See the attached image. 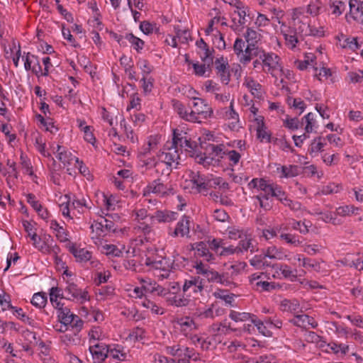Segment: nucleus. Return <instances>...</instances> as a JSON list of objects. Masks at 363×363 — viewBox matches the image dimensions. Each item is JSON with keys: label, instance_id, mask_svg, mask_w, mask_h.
Instances as JSON below:
<instances>
[{"label": "nucleus", "instance_id": "nucleus-41", "mask_svg": "<svg viewBox=\"0 0 363 363\" xmlns=\"http://www.w3.org/2000/svg\"><path fill=\"white\" fill-rule=\"evenodd\" d=\"M252 239L249 238H243L239 241L238 245L236 246L238 254L243 253L250 250V252L256 251L255 247L252 245Z\"/></svg>", "mask_w": 363, "mask_h": 363}, {"label": "nucleus", "instance_id": "nucleus-51", "mask_svg": "<svg viewBox=\"0 0 363 363\" xmlns=\"http://www.w3.org/2000/svg\"><path fill=\"white\" fill-rule=\"evenodd\" d=\"M213 296L216 298H219L225 301L226 304L231 305L235 296L234 294H228L225 290L218 289L213 293Z\"/></svg>", "mask_w": 363, "mask_h": 363}, {"label": "nucleus", "instance_id": "nucleus-56", "mask_svg": "<svg viewBox=\"0 0 363 363\" xmlns=\"http://www.w3.org/2000/svg\"><path fill=\"white\" fill-rule=\"evenodd\" d=\"M322 6L320 0L311 1L307 6L306 12L313 16H316L320 13Z\"/></svg>", "mask_w": 363, "mask_h": 363}, {"label": "nucleus", "instance_id": "nucleus-23", "mask_svg": "<svg viewBox=\"0 0 363 363\" xmlns=\"http://www.w3.org/2000/svg\"><path fill=\"white\" fill-rule=\"evenodd\" d=\"M263 50H259L255 45H247V46L244 50V52L238 57L239 61L243 65H247L254 57L259 58Z\"/></svg>", "mask_w": 363, "mask_h": 363}, {"label": "nucleus", "instance_id": "nucleus-22", "mask_svg": "<svg viewBox=\"0 0 363 363\" xmlns=\"http://www.w3.org/2000/svg\"><path fill=\"white\" fill-rule=\"evenodd\" d=\"M349 6L350 16L363 25V0H350Z\"/></svg>", "mask_w": 363, "mask_h": 363}, {"label": "nucleus", "instance_id": "nucleus-21", "mask_svg": "<svg viewBox=\"0 0 363 363\" xmlns=\"http://www.w3.org/2000/svg\"><path fill=\"white\" fill-rule=\"evenodd\" d=\"M196 45L199 49L198 53L203 62L213 63V50L210 49L207 43L201 38L197 40Z\"/></svg>", "mask_w": 363, "mask_h": 363}, {"label": "nucleus", "instance_id": "nucleus-2", "mask_svg": "<svg viewBox=\"0 0 363 363\" xmlns=\"http://www.w3.org/2000/svg\"><path fill=\"white\" fill-rule=\"evenodd\" d=\"M252 65L255 72L269 74L274 78L275 85H278L277 77L279 74L284 73V68L279 55L263 50L259 58L253 61Z\"/></svg>", "mask_w": 363, "mask_h": 363}, {"label": "nucleus", "instance_id": "nucleus-33", "mask_svg": "<svg viewBox=\"0 0 363 363\" xmlns=\"http://www.w3.org/2000/svg\"><path fill=\"white\" fill-rule=\"evenodd\" d=\"M231 330H233L230 328V325L227 323L226 320H223L220 323H213L211 325L209 329V332L216 337L227 335Z\"/></svg>", "mask_w": 363, "mask_h": 363}, {"label": "nucleus", "instance_id": "nucleus-25", "mask_svg": "<svg viewBox=\"0 0 363 363\" xmlns=\"http://www.w3.org/2000/svg\"><path fill=\"white\" fill-rule=\"evenodd\" d=\"M280 310L296 315L303 312L300 302L296 299H284L280 303Z\"/></svg>", "mask_w": 363, "mask_h": 363}, {"label": "nucleus", "instance_id": "nucleus-46", "mask_svg": "<svg viewBox=\"0 0 363 363\" xmlns=\"http://www.w3.org/2000/svg\"><path fill=\"white\" fill-rule=\"evenodd\" d=\"M297 260L299 262H302V266L305 268H311L315 270V272H320V264L315 259H312L308 257H302L301 255H298L297 257Z\"/></svg>", "mask_w": 363, "mask_h": 363}, {"label": "nucleus", "instance_id": "nucleus-40", "mask_svg": "<svg viewBox=\"0 0 363 363\" xmlns=\"http://www.w3.org/2000/svg\"><path fill=\"white\" fill-rule=\"evenodd\" d=\"M89 342L94 344L99 342L106 338V335L102 331L101 328L99 326H94L89 332Z\"/></svg>", "mask_w": 363, "mask_h": 363}, {"label": "nucleus", "instance_id": "nucleus-16", "mask_svg": "<svg viewBox=\"0 0 363 363\" xmlns=\"http://www.w3.org/2000/svg\"><path fill=\"white\" fill-rule=\"evenodd\" d=\"M89 351L92 355L94 363H102L108 357L109 345L96 342L90 345Z\"/></svg>", "mask_w": 363, "mask_h": 363}, {"label": "nucleus", "instance_id": "nucleus-24", "mask_svg": "<svg viewBox=\"0 0 363 363\" xmlns=\"http://www.w3.org/2000/svg\"><path fill=\"white\" fill-rule=\"evenodd\" d=\"M57 158L62 162L64 165H69L73 161H75L76 163L79 162L78 157L73 155L70 151L60 145L57 147Z\"/></svg>", "mask_w": 363, "mask_h": 363}, {"label": "nucleus", "instance_id": "nucleus-48", "mask_svg": "<svg viewBox=\"0 0 363 363\" xmlns=\"http://www.w3.org/2000/svg\"><path fill=\"white\" fill-rule=\"evenodd\" d=\"M13 311V313L21 320L22 322L30 325L34 326L35 325V320L28 317L23 311L21 308H18L14 306V308L11 309Z\"/></svg>", "mask_w": 363, "mask_h": 363}, {"label": "nucleus", "instance_id": "nucleus-58", "mask_svg": "<svg viewBox=\"0 0 363 363\" xmlns=\"http://www.w3.org/2000/svg\"><path fill=\"white\" fill-rule=\"evenodd\" d=\"M281 177H294L298 174V167L295 165L282 166L280 168Z\"/></svg>", "mask_w": 363, "mask_h": 363}, {"label": "nucleus", "instance_id": "nucleus-4", "mask_svg": "<svg viewBox=\"0 0 363 363\" xmlns=\"http://www.w3.org/2000/svg\"><path fill=\"white\" fill-rule=\"evenodd\" d=\"M31 240L33 245L43 254L58 255L61 251L60 247L55 243L52 236L50 235H33Z\"/></svg>", "mask_w": 363, "mask_h": 363}, {"label": "nucleus", "instance_id": "nucleus-61", "mask_svg": "<svg viewBox=\"0 0 363 363\" xmlns=\"http://www.w3.org/2000/svg\"><path fill=\"white\" fill-rule=\"evenodd\" d=\"M143 306L150 310V311L155 315H162L164 313V309L159 306H157L155 303L150 300H145L143 302Z\"/></svg>", "mask_w": 363, "mask_h": 363}, {"label": "nucleus", "instance_id": "nucleus-12", "mask_svg": "<svg viewBox=\"0 0 363 363\" xmlns=\"http://www.w3.org/2000/svg\"><path fill=\"white\" fill-rule=\"evenodd\" d=\"M172 139L176 142L175 144L178 147H179V151L184 149L191 157L194 156L195 148L197 146L195 142L188 138L186 133L174 130Z\"/></svg>", "mask_w": 363, "mask_h": 363}, {"label": "nucleus", "instance_id": "nucleus-20", "mask_svg": "<svg viewBox=\"0 0 363 363\" xmlns=\"http://www.w3.org/2000/svg\"><path fill=\"white\" fill-rule=\"evenodd\" d=\"M69 251L74 255L77 262L86 263L90 261L92 266H96V262L91 260V252L88 250L72 245L69 247Z\"/></svg>", "mask_w": 363, "mask_h": 363}, {"label": "nucleus", "instance_id": "nucleus-36", "mask_svg": "<svg viewBox=\"0 0 363 363\" xmlns=\"http://www.w3.org/2000/svg\"><path fill=\"white\" fill-rule=\"evenodd\" d=\"M70 333H66L60 336L61 342L67 346L76 345L79 343V333L74 330H69Z\"/></svg>", "mask_w": 363, "mask_h": 363}, {"label": "nucleus", "instance_id": "nucleus-64", "mask_svg": "<svg viewBox=\"0 0 363 363\" xmlns=\"http://www.w3.org/2000/svg\"><path fill=\"white\" fill-rule=\"evenodd\" d=\"M133 230L136 233H142L144 235H147L152 231V226L145 222L144 220H137V223Z\"/></svg>", "mask_w": 363, "mask_h": 363}, {"label": "nucleus", "instance_id": "nucleus-52", "mask_svg": "<svg viewBox=\"0 0 363 363\" xmlns=\"http://www.w3.org/2000/svg\"><path fill=\"white\" fill-rule=\"evenodd\" d=\"M0 306L2 311L11 310L14 308L11 303V296L4 289H0Z\"/></svg>", "mask_w": 363, "mask_h": 363}, {"label": "nucleus", "instance_id": "nucleus-7", "mask_svg": "<svg viewBox=\"0 0 363 363\" xmlns=\"http://www.w3.org/2000/svg\"><path fill=\"white\" fill-rule=\"evenodd\" d=\"M175 143L173 139L172 141H167L157 157L160 160L165 162L172 166L174 164L175 167H177L179 163L180 151Z\"/></svg>", "mask_w": 363, "mask_h": 363}, {"label": "nucleus", "instance_id": "nucleus-32", "mask_svg": "<svg viewBox=\"0 0 363 363\" xmlns=\"http://www.w3.org/2000/svg\"><path fill=\"white\" fill-rule=\"evenodd\" d=\"M108 357L119 361H128L130 355L125 352L122 345H109Z\"/></svg>", "mask_w": 363, "mask_h": 363}, {"label": "nucleus", "instance_id": "nucleus-35", "mask_svg": "<svg viewBox=\"0 0 363 363\" xmlns=\"http://www.w3.org/2000/svg\"><path fill=\"white\" fill-rule=\"evenodd\" d=\"M50 227L55 231L56 237L60 242H64L68 240L67 231L62 225H60L57 220H52L50 221Z\"/></svg>", "mask_w": 363, "mask_h": 363}, {"label": "nucleus", "instance_id": "nucleus-15", "mask_svg": "<svg viewBox=\"0 0 363 363\" xmlns=\"http://www.w3.org/2000/svg\"><path fill=\"white\" fill-rule=\"evenodd\" d=\"M234 101L232 100L229 108H224L221 110L222 117L225 120L232 121L228 124V127L233 131H238L242 128L240 124L239 115L233 108Z\"/></svg>", "mask_w": 363, "mask_h": 363}, {"label": "nucleus", "instance_id": "nucleus-53", "mask_svg": "<svg viewBox=\"0 0 363 363\" xmlns=\"http://www.w3.org/2000/svg\"><path fill=\"white\" fill-rule=\"evenodd\" d=\"M167 301L170 306L183 307L189 304V300L182 296L174 295L172 297H169Z\"/></svg>", "mask_w": 363, "mask_h": 363}, {"label": "nucleus", "instance_id": "nucleus-62", "mask_svg": "<svg viewBox=\"0 0 363 363\" xmlns=\"http://www.w3.org/2000/svg\"><path fill=\"white\" fill-rule=\"evenodd\" d=\"M252 323L257 327L258 331L264 336H270L271 331L268 326L264 324V322L258 319L255 315L254 319H252Z\"/></svg>", "mask_w": 363, "mask_h": 363}, {"label": "nucleus", "instance_id": "nucleus-31", "mask_svg": "<svg viewBox=\"0 0 363 363\" xmlns=\"http://www.w3.org/2000/svg\"><path fill=\"white\" fill-rule=\"evenodd\" d=\"M178 213L171 211H157L150 216V219H155L159 223H170L177 218Z\"/></svg>", "mask_w": 363, "mask_h": 363}, {"label": "nucleus", "instance_id": "nucleus-44", "mask_svg": "<svg viewBox=\"0 0 363 363\" xmlns=\"http://www.w3.org/2000/svg\"><path fill=\"white\" fill-rule=\"evenodd\" d=\"M342 40H340V46L342 48H347L352 51H355L359 48L357 38L345 37L344 35H342Z\"/></svg>", "mask_w": 363, "mask_h": 363}, {"label": "nucleus", "instance_id": "nucleus-10", "mask_svg": "<svg viewBox=\"0 0 363 363\" xmlns=\"http://www.w3.org/2000/svg\"><path fill=\"white\" fill-rule=\"evenodd\" d=\"M203 289V279L199 276L190 277L189 279H185L182 286L184 294L194 298L201 295Z\"/></svg>", "mask_w": 363, "mask_h": 363}, {"label": "nucleus", "instance_id": "nucleus-50", "mask_svg": "<svg viewBox=\"0 0 363 363\" xmlns=\"http://www.w3.org/2000/svg\"><path fill=\"white\" fill-rule=\"evenodd\" d=\"M144 264L149 267L150 269L156 270L157 272H161V270L164 267L163 260H155L150 257L145 258Z\"/></svg>", "mask_w": 363, "mask_h": 363}, {"label": "nucleus", "instance_id": "nucleus-34", "mask_svg": "<svg viewBox=\"0 0 363 363\" xmlns=\"http://www.w3.org/2000/svg\"><path fill=\"white\" fill-rule=\"evenodd\" d=\"M189 177L191 182L199 192L206 190V179L199 172H191Z\"/></svg>", "mask_w": 363, "mask_h": 363}, {"label": "nucleus", "instance_id": "nucleus-29", "mask_svg": "<svg viewBox=\"0 0 363 363\" xmlns=\"http://www.w3.org/2000/svg\"><path fill=\"white\" fill-rule=\"evenodd\" d=\"M273 268L276 269L277 273L280 272L284 279H289L291 281H296L297 280L296 270H293L288 264H277L273 265Z\"/></svg>", "mask_w": 363, "mask_h": 363}, {"label": "nucleus", "instance_id": "nucleus-17", "mask_svg": "<svg viewBox=\"0 0 363 363\" xmlns=\"http://www.w3.org/2000/svg\"><path fill=\"white\" fill-rule=\"evenodd\" d=\"M215 70L220 82L224 84H228L230 81V73L229 65L223 57L217 58L215 62Z\"/></svg>", "mask_w": 363, "mask_h": 363}, {"label": "nucleus", "instance_id": "nucleus-27", "mask_svg": "<svg viewBox=\"0 0 363 363\" xmlns=\"http://www.w3.org/2000/svg\"><path fill=\"white\" fill-rule=\"evenodd\" d=\"M264 257L269 259L282 260L287 259V255L283 247H278L275 245H272L267 247L264 251Z\"/></svg>", "mask_w": 363, "mask_h": 363}, {"label": "nucleus", "instance_id": "nucleus-63", "mask_svg": "<svg viewBox=\"0 0 363 363\" xmlns=\"http://www.w3.org/2000/svg\"><path fill=\"white\" fill-rule=\"evenodd\" d=\"M245 37L248 45H255V43L259 40L260 34L252 28H247L245 34Z\"/></svg>", "mask_w": 363, "mask_h": 363}, {"label": "nucleus", "instance_id": "nucleus-54", "mask_svg": "<svg viewBox=\"0 0 363 363\" xmlns=\"http://www.w3.org/2000/svg\"><path fill=\"white\" fill-rule=\"evenodd\" d=\"M154 168L156 173L160 175H169L172 172V165L160 160L155 164Z\"/></svg>", "mask_w": 363, "mask_h": 363}, {"label": "nucleus", "instance_id": "nucleus-3", "mask_svg": "<svg viewBox=\"0 0 363 363\" xmlns=\"http://www.w3.org/2000/svg\"><path fill=\"white\" fill-rule=\"evenodd\" d=\"M57 309V318L60 323L65 324L77 333H80L84 326V321L77 315L74 314L67 307H63L60 303Z\"/></svg>", "mask_w": 363, "mask_h": 363}, {"label": "nucleus", "instance_id": "nucleus-42", "mask_svg": "<svg viewBox=\"0 0 363 363\" xmlns=\"http://www.w3.org/2000/svg\"><path fill=\"white\" fill-rule=\"evenodd\" d=\"M255 315L245 312H238L235 311H231L229 317L235 322H244L250 320L255 318Z\"/></svg>", "mask_w": 363, "mask_h": 363}, {"label": "nucleus", "instance_id": "nucleus-18", "mask_svg": "<svg viewBox=\"0 0 363 363\" xmlns=\"http://www.w3.org/2000/svg\"><path fill=\"white\" fill-rule=\"evenodd\" d=\"M194 267L196 274L206 277L208 282L218 284L219 273L208 265L203 264L202 262H196Z\"/></svg>", "mask_w": 363, "mask_h": 363}, {"label": "nucleus", "instance_id": "nucleus-28", "mask_svg": "<svg viewBox=\"0 0 363 363\" xmlns=\"http://www.w3.org/2000/svg\"><path fill=\"white\" fill-rule=\"evenodd\" d=\"M24 67L27 71L32 69V72L38 77H39L38 74L41 72V66L38 57L31 55L30 52H28L26 56Z\"/></svg>", "mask_w": 363, "mask_h": 363}, {"label": "nucleus", "instance_id": "nucleus-9", "mask_svg": "<svg viewBox=\"0 0 363 363\" xmlns=\"http://www.w3.org/2000/svg\"><path fill=\"white\" fill-rule=\"evenodd\" d=\"M246 266L247 264L245 262H239L238 264L231 265L228 272L222 274L219 273L218 284L230 288L232 286L235 287L236 284L234 282V279Z\"/></svg>", "mask_w": 363, "mask_h": 363}, {"label": "nucleus", "instance_id": "nucleus-11", "mask_svg": "<svg viewBox=\"0 0 363 363\" xmlns=\"http://www.w3.org/2000/svg\"><path fill=\"white\" fill-rule=\"evenodd\" d=\"M117 227L118 225L111 220L107 218H101L98 220H94L90 228L92 233H95L96 238H99L110 233L116 232Z\"/></svg>", "mask_w": 363, "mask_h": 363}, {"label": "nucleus", "instance_id": "nucleus-38", "mask_svg": "<svg viewBox=\"0 0 363 363\" xmlns=\"http://www.w3.org/2000/svg\"><path fill=\"white\" fill-rule=\"evenodd\" d=\"M293 25L297 29L298 33L300 36L310 35V20L308 18L304 20H301L297 22H293Z\"/></svg>", "mask_w": 363, "mask_h": 363}, {"label": "nucleus", "instance_id": "nucleus-26", "mask_svg": "<svg viewBox=\"0 0 363 363\" xmlns=\"http://www.w3.org/2000/svg\"><path fill=\"white\" fill-rule=\"evenodd\" d=\"M192 248L196 251V255L198 257H202L203 260L208 262H212L215 259L214 256L210 252L205 242H196L193 245Z\"/></svg>", "mask_w": 363, "mask_h": 363}, {"label": "nucleus", "instance_id": "nucleus-14", "mask_svg": "<svg viewBox=\"0 0 363 363\" xmlns=\"http://www.w3.org/2000/svg\"><path fill=\"white\" fill-rule=\"evenodd\" d=\"M276 184L263 178H254L249 182L248 186L250 189H257L263 191L262 196L265 200H269V196L272 195Z\"/></svg>", "mask_w": 363, "mask_h": 363}, {"label": "nucleus", "instance_id": "nucleus-5", "mask_svg": "<svg viewBox=\"0 0 363 363\" xmlns=\"http://www.w3.org/2000/svg\"><path fill=\"white\" fill-rule=\"evenodd\" d=\"M212 113V108L204 99L194 98L193 105L189 116L190 122L201 123L202 120L210 118Z\"/></svg>", "mask_w": 363, "mask_h": 363}, {"label": "nucleus", "instance_id": "nucleus-30", "mask_svg": "<svg viewBox=\"0 0 363 363\" xmlns=\"http://www.w3.org/2000/svg\"><path fill=\"white\" fill-rule=\"evenodd\" d=\"M243 84L246 86L255 98L261 99L263 96L264 91L262 86L252 78H246Z\"/></svg>", "mask_w": 363, "mask_h": 363}, {"label": "nucleus", "instance_id": "nucleus-55", "mask_svg": "<svg viewBox=\"0 0 363 363\" xmlns=\"http://www.w3.org/2000/svg\"><path fill=\"white\" fill-rule=\"evenodd\" d=\"M330 8L333 14L340 16L346 9V1L342 0H332Z\"/></svg>", "mask_w": 363, "mask_h": 363}, {"label": "nucleus", "instance_id": "nucleus-60", "mask_svg": "<svg viewBox=\"0 0 363 363\" xmlns=\"http://www.w3.org/2000/svg\"><path fill=\"white\" fill-rule=\"evenodd\" d=\"M176 36L181 43L186 44L191 40L190 31L188 29L175 27Z\"/></svg>", "mask_w": 363, "mask_h": 363}, {"label": "nucleus", "instance_id": "nucleus-47", "mask_svg": "<svg viewBox=\"0 0 363 363\" xmlns=\"http://www.w3.org/2000/svg\"><path fill=\"white\" fill-rule=\"evenodd\" d=\"M277 23L280 25V32L284 36V38L298 33L297 29L294 26V25L292 26H288L279 18H277Z\"/></svg>", "mask_w": 363, "mask_h": 363}, {"label": "nucleus", "instance_id": "nucleus-1", "mask_svg": "<svg viewBox=\"0 0 363 363\" xmlns=\"http://www.w3.org/2000/svg\"><path fill=\"white\" fill-rule=\"evenodd\" d=\"M58 298H65L69 301L84 303L88 301L89 297L87 291L79 288L75 283L67 281L63 289L52 287L50 289V300L54 307L60 306L61 303L58 301Z\"/></svg>", "mask_w": 363, "mask_h": 363}, {"label": "nucleus", "instance_id": "nucleus-19", "mask_svg": "<svg viewBox=\"0 0 363 363\" xmlns=\"http://www.w3.org/2000/svg\"><path fill=\"white\" fill-rule=\"evenodd\" d=\"M190 233V218L186 216L182 218L177 223L175 228L173 231H169V234L173 238L182 237L189 238Z\"/></svg>", "mask_w": 363, "mask_h": 363}, {"label": "nucleus", "instance_id": "nucleus-13", "mask_svg": "<svg viewBox=\"0 0 363 363\" xmlns=\"http://www.w3.org/2000/svg\"><path fill=\"white\" fill-rule=\"evenodd\" d=\"M171 186L164 184L160 179H157L149 183L143 190V196H148L150 194H156L159 196H164L172 193Z\"/></svg>", "mask_w": 363, "mask_h": 363}, {"label": "nucleus", "instance_id": "nucleus-8", "mask_svg": "<svg viewBox=\"0 0 363 363\" xmlns=\"http://www.w3.org/2000/svg\"><path fill=\"white\" fill-rule=\"evenodd\" d=\"M165 352L167 354L174 357L178 362H184L190 359L196 360L198 359V354L196 353L193 348L185 347L180 344L167 346Z\"/></svg>", "mask_w": 363, "mask_h": 363}, {"label": "nucleus", "instance_id": "nucleus-43", "mask_svg": "<svg viewBox=\"0 0 363 363\" xmlns=\"http://www.w3.org/2000/svg\"><path fill=\"white\" fill-rule=\"evenodd\" d=\"M186 62L190 65H192L194 68V73L198 77H204L206 71L210 69L211 65L213 63L203 62V64H199V62H193L186 60Z\"/></svg>", "mask_w": 363, "mask_h": 363}, {"label": "nucleus", "instance_id": "nucleus-39", "mask_svg": "<svg viewBox=\"0 0 363 363\" xmlns=\"http://www.w3.org/2000/svg\"><path fill=\"white\" fill-rule=\"evenodd\" d=\"M359 211V208L353 205H345L338 207L336 209V213L340 216L346 217L358 215Z\"/></svg>", "mask_w": 363, "mask_h": 363}, {"label": "nucleus", "instance_id": "nucleus-6", "mask_svg": "<svg viewBox=\"0 0 363 363\" xmlns=\"http://www.w3.org/2000/svg\"><path fill=\"white\" fill-rule=\"evenodd\" d=\"M174 323L175 324V327L186 337H191V340L194 342H202L201 346L203 347V343L204 341L201 340L199 336L194 335L191 336L192 333L197 330V325L195 323L194 320L190 316H183L180 318H177L174 319Z\"/></svg>", "mask_w": 363, "mask_h": 363}, {"label": "nucleus", "instance_id": "nucleus-37", "mask_svg": "<svg viewBox=\"0 0 363 363\" xmlns=\"http://www.w3.org/2000/svg\"><path fill=\"white\" fill-rule=\"evenodd\" d=\"M172 105L174 111L181 118L186 121L190 122L189 116V112L181 101L177 99H173L172 100Z\"/></svg>", "mask_w": 363, "mask_h": 363}, {"label": "nucleus", "instance_id": "nucleus-59", "mask_svg": "<svg viewBox=\"0 0 363 363\" xmlns=\"http://www.w3.org/2000/svg\"><path fill=\"white\" fill-rule=\"evenodd\" d=\"M47 303V296L44 293H36L33 296L31 303L39 308L45 306Z\"/></svg>", "mask_w": 363, "mask_h": 363}, {"label": "nucleus", "instance_id": "nucleus-45", "mask_svg": "<svg viewBox=\"0 0 363 363\" xmlns=\"http://www.w3.org/2000/svg\"><path fill=\"white\" fill-rule=\"evenodd\" d=\"M279 238L294 247L302 245V241H301L299 237L295 234L281 233L279 235Z\"/></svg>", "mask_w": 363, "mask_h": 363}, {"label": "nucleus", "instance_id": "nucleus-49", "mask_svg": "<svg viewBox=\"0 0 363 363\" xmlns=\"http://www.w3.org/2000/svg\"><path fill=\"white\" fill-rule=\"evenodd\" d=\"M125 38L131 44L137 52H139L143 50L145 43L140 38L135 36L132 33L125 34Z\"/></svg>", "mask_w": 363, "mask_h": 363}, {"label": "nucleus", "instance_id": "nucleus-57", "mask_svg": "<svg viewBox=\"0 0 363 363\" xmlns=\"http://www.w3.org/2000/svg\"><path fill=\"white\" fill-rule=\"evenodd\" d=\"M209 149L211 151V153L213 155V156L218 157V159L223 158L228 150L225 148V145L223 144L210 145Z\"/></svg>", "mask_w": 363, "mask_h": 363}]
</instances>
